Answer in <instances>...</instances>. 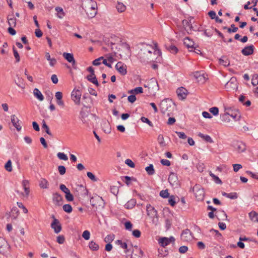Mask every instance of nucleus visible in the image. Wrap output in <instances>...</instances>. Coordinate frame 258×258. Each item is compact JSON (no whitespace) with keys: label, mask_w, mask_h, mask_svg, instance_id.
<instances>
[{"label":"nucleus","mask_w":258,"mask_h":258,"mask_svg":"<svg viewBox=\"0 0 258 258\" xmlns=\"http://www.w3.org/2000/svg\"><path fill=\"white\" fill-rule=\"evenodd\" d=\"M154 45V46L149 44L143 45L138 53L139 58L142 62L145 63L151 61L161 62V52L158 48L157 44L155 43Z\"/></svg>","instance_id":"1"},{"label":"nucleus","mask_w":258,"mask_h":258,"mask_svg":"<svg viewBox=\"0 0 258 258\" xmlns=\"http://www.w3.org/2000/svg\"><path fill=\"white\" fill-rule=\"evenodd\" d=\"M82 7L89 18H92L97 14V5L96 2L93 0H83Z\"/></svg>","instance_id":"2"},{"label":"nucleus","mask_w":258,"mask_h":258,"mask_svg":"<svg viewBox=\"0 0 258 258\" xmlns=\"http://www.w3.org/2000/svg\"><path fill=\"white\" fill-rule=\"evenodd\" d=\"M159 107L162 113L170 116L175 109V104L171 99H165L160 102Z\"/></svg>","instance_id":"3"},{"label":"nucleus","mask_w":258,"mask_h":258,"mask_svg":"<svg viewBox=\"0 0 258 258\" xmlns=\"http://www.w3.org/2000/svg\"><path fill=\"white\" fill-rule=\"evenodd\" d=\"M193 190L197 200L201 201L204 200L205 191L204 188L201 185L196 184L194 187Z\"/></svg>","instance_id":"4"},{"label":"nucleus","mask_w":258,"mask_h":258,"mask_svg":"<svg viewBox=\"0 0 258 258\" xmlns=\"http://www.w3.org/2000/svg\"><path fill=\"white\" fill-rule=\"evenodd\" d=\"M225 88L228 91L234 90L237 88V82L236 79L234 77H232L225 84Z\"/></svg>","instance_id":"5"},{"label":"nucleus","mask_w":258,"mask_h":258,"mask_svg":"<svg viewBox=\"0 0 258 258\" xmlns=\"http://www.w3.org/2000/svg\"><path fill=\"white\" fill-rule=\"evenodd\" d=\"M52 217L53 220L51 224V227L54 230L55 233L58 234L62 229L61 225L59 220L54 217V215H52Z\"/></svg>","instance_id":"6"},{"label":"nucleus","mask_w":258,"mask_h":258,"mask_svg":"<svg viewBox=\"0 0 258 258\" xmlns=\"http://www.w3.org/2000/svg\"><path fill=\"white\" fill-rule=\"evenodd\" d=\"M80 119L83 123L86 124L88 126H89V122L91 118H93L92 114H89L84 111H81L80 112Z\"/></svg>","instance_id":"7"},{"label":"nucleus","mask_w":258,"mask_h":258,"mask_svg":"<svg viewBox=\"0 0 258 258\" xmlns=\"http://www.w3.org/2000/svg\"><path fill=\"white\" fill-rule=\"evenodd\" d=\"M168 181L170 184L174 188H177L179 185L178 177L175 173L171 172L170 174L168 177Z\"/></svg>","instance_id":"8"},{"label":"nucleus","mask_w":258,"mask_h":258,"mask_svg":"<svg viewBox=\"0 0 258 258\" xmlns=\"http://www.w3.org/2000/svg\"><path fill=\"white\" fill-rule=\"evenodd\" d=\"M81 92L79 90L74 89L71 94L72 99L74 101L75 103L77 105L80 104V99L81 97Z\"/></svg>","instance_id":"9"},{"label":"nucleus","mask_w":258,"mask_h":258,"mask_svg":"<svg viewBox=\"0 0 258 258\" xmlns=\"http://www.w3.org/2000/svg\"><path fill=\"white\" fill-rule=\"evenodd\" d=\"M115 69L121 75L124 76L127 73L126 66L121 61H119L116 64Z\"/></svg>","instance_id":"10"},{"label":"nucleus","mask_w":258,"mask_h":258,"mask_svg":"<svg viewBox=\"0 0 258 258\" xmlns=\"http://www.w3.org/2000/svg\"><path fill=\"white\" fill-rule=\"evenodd\" d=\"M187 90L182 87L178 88L176 90L178 97L180 100L185 99L187 96Z\"/></svg>","instance_id":"11"},{"label":"nucleus","mask_w":258,"mask_h":258,"mask_svg":"<svg viewBox=\"0 0 258 258\" xmlns=\"http://www.w3.org/2000/svg\"><path fill=\"white\" fill-rule=\"evenodd\" d=\"M9 248L7 241L3 237H0V253L4 254Z\"/></svg>","instance_id":"12"},{"label":"nucleus","mask_w":258,"mask_h":258,"mask_svg":"<svg viewBox=\"0 0 258 258\" xmlns=\"http://www.w3.org/2000/svg\"><path fill=\"white\" fill-rule=\"evenodd\" d=\"M122 49L124 51V53L120 54L121 57H130L131 55V50L130 45L126 43H123L121 44Z\"/></svg>","instance_id":"13"},{"label":"nucleus","mask_w":258,"mask_h":258,"mask_svg":"<svg viewBox=\"0 0 258 258\" xmlns=\"http://www.w3.org/2000/svg\"><path fill=\"white\" fill-rule=\"evenodd\" d=\"M11 119L13 126L18 132L20 131L22 127L20 124V121L18 118L15 114H13L11 116Z\"/></svg>","instance_id":"14"},{"label":"nucleus","mask_w":258,"mask_h":258,"mask_svg":"<svg viewBox=\"0 0 258 258\" xmlns=\"http://www.w3.org/2000/svg\"><path fill=\"white\" fill-rule=\"evenodd\" d=\"M52 201L56 206H60L62 204L63 199L60 194L56 192L53 194Z\"/></svg>","instance_id":"15"},{"label":"nucleus","mask_w":258,"mask_h":258,"mask_svg":"<svg viewBox=\"0 0 258 258\" xmlns=\"http://www.w3.org/2000/svg\"><path fill=\"white\" fill-rule=\"evenodd\" d=\"M147 215L151 218H157V212L154 207L150 205L146 206Z\"/></svg>","instance_id":"16"},{"label":"nucleus","mask_w":258,"mask_h":258,"mask_svg":"<svg viewBox=\"0 0 258 258\" xmlns=\"http://www.w3.org/2000/svg\"><path fill=\"white\" fill-rule=\"evenodd\" d=\"M184 44L189 49V51H192L194 48L195 43L190 40L189 37H186L184 39Z\"/></svg>","instance_id":"17"},{"label":"nucleus","mask_w":258,"mask_h":258,"mask_svg":"<svg viewBox=\"0 0 258 258\" xmlns=\"http://www.w3.org/2000/svg\"><path fill=\"white\" fill-rule=\"evenodd\" d=\"M235 148L238 153H241L245 151L246 146L243 142H238L235 145Z\"/></svg>","instance_id":"18"},{"label":"nucleus","mask_w":258,"mask_h":258,"mask_svg":"<svg viewBox=\"0 0 258 258\" xmlns=\"http://www.w3.org/2000/svg\"><path fill=\"white\" fill-rule=\"evenodd\" d=\"M253 46L251 45L250 46L245 47L242 50V53L245 56L250 55L253 52Z\"/></svg>","instance_id":"19"},{"label":"nucleus","mask_w":258,"mask_h":258,"mask_svg":"<svg viewBox=\"0 0 258 258\" xmlns=\"http://www.w3.org/2000/svg\"><path fill=\"white\" fill-rule=\"evenodd\" d=\"M64 58L73 65L75 64V60L72 53L64 52L62 54Z\"/></svg>","instance_id":"20"},{"label":"nucleus","mask_w":258,"mask_h":258,"mask_svg":"<svg viewBox=\"0 0 258 258\" xmlns=\"http://www.w3.org/2000/svg\"><path fill=\"white\" fill-rule=\"evenodd\" d=\"M39 185L41 188L47 189L49 187V183L44 178H41L39 180Z\"/></svg>","instance_id":"21"},{"label":"nucleus","mask_w":258,"mask_h":258,"mask_svg":"<svg viewBox=\"0 0 258 258\" xmlns=\"http://www.w3.org/2000/svg\"><path fill=\"white\" fill-rule=\"evenodd\" d=\"M83 99L85 101V102H83V106L85 107L89 108L90 107L89 102H91L90 97L87 94H85L83 96Z\"/></svg>","instance_id":"22"},{"label":"nucleus","mask_w":258,"mask_h":258,"mask_svg":"<svg viewBox=\"0 0 258 258\" xmlns=\"http://www.w3.org/2000/svg\"><path fill=\"white\" fill-rule=\"evenodd\" d=\"M45 57L46 59L49 61V64L51 67H53L56 63V60L54 58H51L49 53H45Z\"/></svg>","instance_id":"23"},{"label":"nucleus","mask_w":258,"mask_h":258,"mask_svg":"<svg viewBox=\"0 0 258 258\" xmlns=\"http://www.w3.org/2000/svg\"><path fill=\"white\" fill-rule=\"evenodd\" d=\"M149 85L151 86L149 88L151 87L152 88V89H155V90H158L159 89V86L157 83V81L155 78H152L150 79L149 83Z\"/></svg>","instance_id":"24"},{"label":"nucleus","mask_w":258,"mask_h":258,"mask_svg":"<svg viewBox=\"0 0 258 258\" xmlns=\"http://www.w3.org/2000/svg\"><path fill=\"white\" fill-rule=\"evenodd\" d=\"M168 252L164 248H159L158 250V257H164L168 255Z\"/></svg>","instance_id":"25"},{"label":"nucleus","mask_w":258,"mask_h":258,"mask_svg":"<svg viewBox=\"0 0 258 258\" xmlns=\"http://www.w3.org/2000/svg\"><path fill=\"white\" fill-rule=\"evenodd\" d=\"M249 217L252 222L258 223V213L251 211L249 213Z\"/></svg>","instance_id":"26"},{"label":"nucleus","mask_w":258,"mask_h":258,"mask_svg":"<svg viewBox=\"0 0 258 258\" xmlns=\"http://www.w3.org/2000/svg\"><path fill=\"white\" fill-rule=\"evenodd\" d=\"M33 93L34 96L40 101H42L44 99V97L41 92L38 89L35 88L34 89Z\"/></svg>","instance_id":"27"},{"label":"nucleus","mask_w":258,"mask_h":258,"mask_svg":"<svg viewBox=\"0 0 258 258\" xmlns=\"http://www.w3.org/2000/svg\"><path fill=\"white\" fill-rule=\"evenodd\" d=\"M219 63L224 67H228L230 65V61L225 56L219 59Z\"/></svg>","instance_id":"28"},{"label":"nucleus","mask_w":258,"mask_h":258,"mask_svg":"<svg viewBox=\"0 0 258 258\" xmlns=\"http://www.w3.org/2000/svg\"><path fill=\"white\" fill-rule=\"evenodd\" d=\"M17 77H17V80H15L16 84L19 87H20L22 89L25 88V85L24 83V80L22 78H20L18 76H17Z\"/></svg>","instance_id":"29"},{"label":"nucleus","mask_w":258,"mask_h":258,"mask_svg":"<svg viewBox=\"0 0 258 258\" xmlns=\"http://www.w3.org/2000/svg\"><path fill=\"white\" fill-rule=\"evenodd\" d=\"M182 24L184 26L185 29H186L188 33H189V31L191 32V28L192 27L188 21L186 20H183L182 21Z\"/></svg>","instance_id":"30"},{"label":"nucleus","mask_w":258,"mask_h":258,"mask_svg":"<svg viewBox=\"0 0 258 258\" xmlns=\"http://www.w3.org/2000/svg\"><path fill=\"white\" fill-rule=\"evenodd\" d=\"M190 236V232L188 229L184 230L181 235V238L184 240H187L188 239H189Z\"/></svg>","instance_id":"31"},{"label":"nucleus","mask_w":258,"mask_h":258,"mask_svg":"<svg viewBox=\"0 0 258 258\" xmlns=\"http://www.w3.org/2000/svg\"><path fill=\"white\" fill-rule=\"evenodd\" d=\"M87 80L96 86H99V83L95 75H88L87 77Z\"/></svg>","instance_id":"32"},{"label":"nucleus","mask_w":258,"mask_h":258,"mask_svg":"<svg viewBox=\"0 0 258 258\" xmlns=\"http://www.w3.org/2000/svg\"><path fill=\"white\" fill-rule=\"evenodd\" d=\"M55 10L57 12V17L59 19H62L64 16L65 14L63 12V9L59 7H57L55 8Z\"/></svg>","instance_id":"33"},{"label":"nucleus","mask_w":258,"mask_h":258,"mask_svg":"<svg viewBox=\"0 0 258 258\" xmlns=\"http://www.w3.org/2000/svg\"><path fill=\"white\" fill-rule=\"evenodd\" d=\"M198 136L201 138L203 139L206 142L209 143H213V141L211 138V137L209 135H205L201 133H199Z\"/></svg>","instance_id":"34"},{"label":"nucleus","mask_w":258,"mask_h":258,"mask_svg":"<svg viewBox=\"0 0 258 258\" xmlns=\"http://www.w3.org/2000/svg\"><path fill=\"white\" fill-rule=\"evenodd\" d=\"M19 210L17 207L12 208L10 216L13 219H16L18 215Z\"/></svg>","instance_id":"35"},{"label":"nucleus","mask_w":258,"mask_h":258,"mask_svg":"<svg viewBox=\"0 0 258 258\" xmlns=\"http://www.w3.org/2000/svg\"><path fill=\"white\" fill-rule=\"evenodd\" d=\"M136 204V200L134 199H132L128 201L126 204H125V207L126 209H132L135 206Z\"/></svg>","instance_id":"36"},{"label":"nucleus","mask_w":258,"mask_h":258,"mask_svg":"<svg viewBox=\"0 0 258 258\" xmlns=\"http://www.w3.org/2000/svg\"><path fill=\"white\" fill-rule=\"evenodd\" d=\"M159 242L163 247H165L170 243L168 241V238L167 237H162L160 238Z\"/></svg>","instance_id":"37"},{"label":"nucleus","mask_w":258,"mask_h":258,"mask_svg":"<svg viewBox=\"0 0 258 258\" xmlns=\"http://www.w3.org/2000/svg\"><path fill=\"white\" fill-rule=\"evenodd\" d=\"M222 195L230 199H236L237 198V195L236 192H232L229 194L223 192Z\"/></svg>","instance_id":"38"},{"label":"nucleus","mask_w":258,"mask_h":258,"mask_svg":"<svg viewBox=\"0 0 258 258\" xmlns=\"http://www.w3.org/2000/svg\"><path fill=\"white\" fill-rule=\"evenodd\" d=\"M116 9L119 12H123L126 10L125 6L122 3L118 2L116 5Z\"/></svg>","instance_id":"39"},{"label":"nucleus","mask_w":258,"mask_h":258,"mask_svg":"<svg viewBox=\"0 0 258 258\" xmlns=\"http://www.w3.org/2000/svg\"><path fill=\"white\" fill-rule=\"evenodd\" d=\"M145 170L149 175H153L155 173L153 164H150L149 166L146 167Z\"/></svg>","instance_id":"40"},{"label":"nucleus","mask_w":258,"mask_h":258,"mask_svg":"<svg viewBox=\"0 0 258 258\" xmlns=\"http://www.w3.org/2000/svg\"><path fill=\"white\" fill-rule=\"evenodd\" d=\"M230 114L228 112H225L224 114L220 115V118L223 121L229 122L230 120L229 118Z\"/></svg>","instance_id":"41"},{"label":"nucleus","mask_w":258,"mask_h":258,"mask_svg":"<svg viewBox=\"0 0 258 258\" xmlns=\"http://www.w3.org/2000/svg\"><path fill=\"white\" fill-rule=\"evenodd\" d=\"M8 23L10 27H15L17 23V19L15 17L8 18Z\"/></svg>","instance_id":"42"},{"label":"nucleus","mask_w":258,"mask_h":258,"mask_svg":"<svg viewBox=\"0 0 258 258\" xmlns=\"http://www.w3.org/2000/svg\"><path fill=\"white\" fill-rule=\"evenodd\" d=\"M89 247L91 250L94 251L97 250L99 249V245L93 241L89 242Z\"/></svg>","instance_id":"43"},{"label":"nucleus","mask_w":258,"mask_h":258,"mask_svg":"<svg viewBox=\"0 0 258 258\" xmlns=\"http://www.w3.org/2000/svg\"><path fill=\"white\" fill-rule=\"evenodd\" d=\"M158 142L161 147H165L166 146V143L164 141V137L163 135H159L157 138Z\"/></svg>","instance_id":"44"},{"label":"nucleus","mask_w":258,"mask_h":258,"mask_svg":"<svg viewBox=\"0 0 258 258\" xmlns=\"http://www.w3.org/2000/svg\"><path fill=\"white\" fill-rule=\"evenodd\" d=\"M209 175L211 177H212L213 179L214 180V181L218 184H221L222 181L221 179L216 175H215L214 174H213L211 171L209 172Z\"/></svg>","instance_id":"45"},{"label":"nucleus","mask_w":258,"mask_h":258,"mask_svg":"<svg viewBox=\"0 0 258 258\" xmlns=\"http://www.w3.org/2000/svg\"><path fill=\"white\" fill-rule=\"evenodd\" d=\"M166 47L167 49L172 53H176L178 51V49L175 45H171L169 46L166 45Z\"/></svg>","instance_id":"46"},{"label":"nucleus","mask_w":258,"mask_h":258,"mask_svg":"<svg viewBox=\"0 0 258 258\" xmlns=\"http://www.w3.org/2000/svg\"><path fill=\"white\" fill-rule=\"evenodd\" d=\"M57 156L60 160L64 161L68 160V156L64 153L59 152L57 154Z\"/></svg>","instance_id":"47"},{"label":"nucleus","mask_w":258,"mask_h":258,"mask_svg":"<svg viewBox=\"0 0 258 258\" xmlns=\"http://www.w3.org/2000/svg\"><path fill=\"white\" fill-rule=\"evenodd\" d=\"M5 168L6 170L9 172H11L12 171V165L11 160H9L7 161V162L5 165Z\"/></svg>","instance_id":"48"},{"label":"nucleus","mask_w":258,"mask_h":258,"mask_svg":"<svg viewBox=\"0 0 258 258\" xmlns=\"http://www.w3.org/2000/svg\"><path fill=\"white\" fill-rule=\"evenodd\" d=\"M42 127L45 130L46 133L49 136H52V134L50 132L48 126L46 124L44 120H43Z\"/></svg>","instance_id":"49"},{"label":"nucleus","mask_w":258,"mask_h":258,"mask_svg":"<svg viewBox=\"0 0 258 258\" xmlns=\"http://www.w3.org/2000/svg\"><path fill=\"white\" fill-rule=\"evenodd\" d=\"M117 242L120 245V247L123 249H125V252L127 253L128 251L127 245L125 242H122L121 240H118Z\"/></svg>","instance_id":"50"},{"label":"nucleus","mask_w":258,"mask_h":258,"mask_svg":"<svg viewBox=\"0 0 258 258\" xmlns=\"http://www.w3.org/2000/svg\"><path fill=\"white\" fill-rule=\"evenodd\" d=\"M62 208L64 211L68 213H70L72 211V206L70 204L64 205Z\"/></svg>","instance_id":"51"},{"label":"nucleus","mask_w":258,"mask_h":258,"mask_svg":"<svg viewBox=\"0 0 258 258\" xmlns=\"http://www.w3.org/2000/svg\"><path fill=\"white\" fill-rule=\"evenodd\" d=\"M251 84L253 86H256L258 84V75L254 74L251 79Z\"/></svg>","instance_id":"52"},{"label":"nucleus","mask_w":258,"mask_h":258,"mask_svg":"<svg viewBox=\"0 0 258 258\" xmlns=\"http://www.w3.org/2000/svg\"><path fill=\"white\" fill-rule=\"evenodd\" d=\"M65 194V198L68 201L72 202L74 200L73 195L71 193L70 191L66 192Z\"/></svg>","instance_id":"53"},{"label":"nucleus","mask_w":258,"mask_h":258,"mask_svg":"<svg viewBox=\"0 0 258 258\" xmlns=\"http://www.w3.org/2000/svg\"><path fill=\"white\" fill-rule=\"evenodd\" d=\"M238 30V28L236 27L234 24H231L230 27L227 28V32L229 33L236 32Z\"/></svg>","instance_id":"54"},{"label":"nucleus","mask_w":258,"mask_h":258,"mask_svg":"<svg viewBox=\"0 0 258 258\" xmlns=\"http://www.w3.org/2000/svg\"><path fill=\"white\" fill-rule=\"evenodd\" d=\"M56 241L59 244H63L65 241V238L63 235H60L58 236L56 238Z\"/></svg>","instance_id":"55"},{"label":"nucleus","mask_w":258,"mask_h":258,"mask_svg":"<svg viewBox=\"0 0 258 258\" xmlns=\"http://www.w3.org/2000/svg\"><path fill=\"white\" fill-rule=\"evenodd\" d=\"M58 170L59 174L61 175H64L66 172V167L63 165H59L58 166Z\"/></svg>","instance_id":"56"},{"label":"nucleus","mask_w":258,"mask_h":258,"mask_svg":"<svg viewBox=\"0 0 258 258\" xmlns=\"http://www.w3.org/2000/svg\"><path fill=\"white\" fill-rule=\"evenodd\" d=\"M118 187L116 186L113 185L110 186V191L114 195H117L118 192Z\"/></svg>","instance_id":"57"},{"label":"nucleus","mask_w":258,"mask_h":258,"mask_svg":"<svg viewBox=\"0 0 258 258\" xmlns=\"http://www.w3.org/2000/svg\"><path fill=\"white\" fill-rule=\"evenodd\" d=\"M130 93H136V94L142 93H143V88L141 87H137L134 89L131 90Z\"/></svg>","instance_id":"58"},{"label":"nucleus","mask_w":258,"mask_h":258,"mask_svg":"<svg viewBox=\"0 0 258 258\" xmlns=\"http://www.w3.org/2000/svg\"><path fill=\"white\" fill-rule=\"evenodd\" d=\"M160 196L163 198H167L169 197V193L167 189L162 190L160 192Z\"/></svg>","instance_id":"59"},{"label":"nucleus","mask_w":258,"mask_h":258,"mask_svg":"<svg viewBox=\"0 0 258 258\" xmlns=\"http://www.w3.org/2000/svg\"><path fill=\"white\" fill-rule=\"evenodd\" d=\"M141 120L142 122L147 123L150 126H151V127L153 126V124L152 122L148 118H147L145 117H142L141 118Z\"/></svg>","instance_id":"60"},{"label":"nucleus","mask_w":258,"mask_h":258,"mask_svg":"<svg viewBox=\"0 0 258 258\" xmlns=\"http://www.w3.org/2000/svg\"><path fill=\"white\" fill-rule=\"evenodd\" d=\"M114 235H108L104 238V241L105 242L110 243L114 239Z\"/></svg>","instance_id":"61"},{"label":"nucleus","mask_w":258,"mask_h":258,"mask_svg":"<svg viewBox=\"0 0 258 258\" xmlns=\"http://www.w3.org/2000/svg\"><path fill=\"white\" fill-rule=\"evenodd\" d=\"M209 111L214 115H217L218 114L219 109L217 107H213L210 108Z\"/></svg>","instance_id":"62"},{"label":"nucleus","mask_w":258,"mask_h":258,"mask_svg":"<svg viewBox=\"0 0 258 258\" xmlns=\"http://www.w3.org/2000/svg\"><path fill=\"white\" fill-rule=\"evenodd\" d=\"M206 80V78L205 77V75L204 73H202V74L199 77V78H198L197 79V81L198 82H200L201 83H204L205 82Z\"/></svg>","instance_id":"63"},{"label":"nucleus","mask_w":258,"mask_h":258,"mask_svg":"<svg viewBox=\"0 0 258 258\" xmlns=\"http://www.w3.org/2000/svg\"><path fill=\"white\" fill-rule=\"evenodd\" d=\"M90 236V232L88 230H85L83 232L82 234V237L85 239V240H89Z\"/></svg>","instance_id":"64"}]
</instances>
